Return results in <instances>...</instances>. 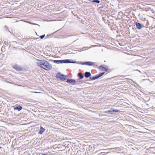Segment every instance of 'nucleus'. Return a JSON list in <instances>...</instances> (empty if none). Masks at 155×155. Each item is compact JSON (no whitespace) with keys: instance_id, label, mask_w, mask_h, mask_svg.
<instances>
[{"instance_id":"1","label":"nucleus","mask_w":155,"mask_h":155,"mask_svg":"<svg viewBox=\"0 0 155 155\" xmlns=\"http://www.w3.org/2000/svg\"><path fill=\"white\" fill-rule=\"evenodd\" d=\"M37 65L45 70L48 71L51 69L52 66L48 61L44 60H38Z\"/></svg>"},{"instance_id":"2","label":"nucleus","mask_w":155,"mask_h":155,"mask_svg":"<svg viewBox=\"0 0 155 155\" xmlns=\"http://www.w3.org/2000/svg\"><path fill=\"white\" fill-rule=\"evenodd\" d=\"M51 61L55 63L59 64H68L71 63V59H66L61 60H51Z\"/></svg>"},{"instance_id":"3","label":"nucleus","mask_w":155,"mask_h":155,"mask_svg":"<svg viewBox=\"0 0 155 155\" xmlns=\"http://www.w3.org/2000/svg\"><path fill=\"white\" fill-rule=\"evenodd\" d=\"M98 68L103 71H107L108 69V67L104 64H102L99 66Z\"/></svg>"},{"instance_id":"4","label":"nucleus","mask_w":155,"mask_h":155,"mask_svg":"<svg viewBox=\"0 0 155 155\" xmlns=\"http://www.w3.org/2000/svg\"><path fill=\"white\" fill-rule=\"evenodd\" d=\"M13 68L18 71H21L23 70V68L20 66L15 64L13 67Z\"/></svg>"},{"instance_id":"5","label":"nucleus","mask_w":155,"mask_h":155,"mask_svg":"<svg viewBox=\"0 0 155 155\" xmlns=\"http://www.w3.org/2000/svg\"><path fill=\"white\" fill-rule=\"evenodd\" d=\"M135 24L136 26V28L138 30H140L142 28L144 27L143 25L138 22H136Z\"/></svg>"},{"instance_id":"6","label":"nucleus","mask_w":155,"mask_h":155,"mask_svg":"<svg viewBox=\"0 0 155 155\" xmlns=\"http://www.w3.org/2000/svg\"><path fill=\"white\" fill-rule=\"evenodd\" d=\"M66 82L72 84H75L76 80L73 79H67Z\"/></svg>"},{"instance_id":"7","label":"nucleus","mask_w":155,"mask_h":155,"mask_svg":"<svg viewBox=\"0 0 155 155\" xmlns=\"http://www.w3.org/2000/svg\"><path fill=\"white\" fill-rule=\"evenodd\" d=\"M14 110H17L18 111H20L22 108V107L19 105L17 104L15 105L14 107Z\"/></svg>"},{"instance_id":"8","label":"nucleus","mask_w":155,"mask_h":155,"mask_svg":"<svg viewBox=\"0 0 155 155\" xmlns=\"http://www.w3.org/2000/svg\"><path fill=\"white\" fill-rule=\"evenodd\" d=\"M68 78V75H65L63 74L60 77H59V80L61 81H64L67 80Z\"/></svg>"},{"instance_id":"9","label":"nucleus","mask_w":155,"mask_h":155,"mask_svg":"<svg viewBox=\"0 0 155 155\" xmlns=\"http://www.w3.org/2000/svg\"><path fill=\"white\" fill-rule=\"evenodd\" d=\"M84 77L86 78H89L91 76V74L90 72L86 71L85 72L84 75Z\"/></svg>"},{"instance_id":"10","label":"nucleus","mask_w":155,"mask_h":155,"mask_svg":"<svg viewBox=\"0 0 155 155\" xmlns=\"http://www.w3.org/2000/svg\"><path fill=\"white\" fill-rule=\"evenodd\" d=\"M45 129L44 128L42 127L41 126L38 132V134H42L45 131Z\"/></svg>"},{"instance_id":"11","label":"nucleus","mask_w":155,"mask_h":155,"mask_svg":"<svg viewBox=\"0 0 155 155\" xmlns=\"http://www.w3.org/2000/svg\"><path fill=\"white\" fill-rule=\"evenodd\" d=\"M5 106V104L2 101H0V111L4 109Z\"/></svg>"},{"instance_id":"12","label":"nucleus","mask_w":155,"mask_h":155,"mask_svg":"<svg viewBox=\"0 0 155 155\" xmlns=\"http://www.w3.org/2000/svg\"><path fill=\"white\" fill-rule=\"evenodd\" d=\"M77 76L78 77V80H81L84 78V75H83L81 73L79 72Z\"/></svg>"},{"instance_id":"13","label":"nucleus","mask_w":155,"mask_h":155,"mask_svg":"<svg viewBox=\"0 0 155 155\" xmlns=\"http://www.w3.org/2000/svg\"><path fill=\"white\" fill-rule=\"evenodd\" d=\"M97 79H98V78L97 76V75L96 74L93 76L91 75V77H90V79L91 81H93Z\"/></svg>"},{"instance_id":"14","label":"nucleus","mask_w":155,"mask_h":155,"mask_svg":"<svg viewBox=\"0 0 155 155\" xmlns=\"http://www.w3.org/2000/svg\"><path fill=\"white\" fill-rule=\"evenodd\" d=\"M82 63L81 62L77 61H74V60L71 59V63H76L78 64H80L82 65Z\"/></svg>"},{"instance_id":"15","label":"nucleus","mask_w":155,"mask_h":155,"mask_svg":"<svg viewBox=\"0 0 155 155\" xmlns=\"http://www.w3.org/2000/svg\"><path fill=\"white\" fill-rule=\"evenodd\" d=\"M95 63H96L90 61H87V65L89 66H92Z\"/></svg>"},{"instance_id":"16","label":"nucleus","mask_w":155,"mask_h":155,"mask_svg":"<svg viewBox=\"0 0 155 155\" xmlns=\"http://www.w3.org/2000/svg\"><path fill=\"white\" fill-rule=\"evenodd\" d=\"M63 74L61 73L60 72H58L57 74L55 77L57 79H59V77H61L62 75Z\"/></svg>"},{"instance_id":"17","label":"nucleus","mask_w":155,"mask_h":155,"mask_svg":"<svg viewBox=\"0 0 155 155\" xmlns=\"http://www.w3.org/2000/svg\"><path fill=\"white\" fill-rule=\"evenodd\" d=\"M111 113L112 112H113V113H115V112H119L120 111V110H117V109H115L114 108H111Z\"/></svg>"},{"instance_id":"18","label":"nucleus","mask_w":155,"mask_h":155,"mask_svg":"<svg viewBox=\"0 0 155 155\" xmlns=\"http://www.w3.org/2000/svg\"><path fill=\"white\" fill-rule=\"evenodd\" d=\"M104 74V72H102L96 75H97V76L98 78H99L100 77L102 76Z\"/></svg>"},{"instance_id":"19","label":"nucleus","mask_w":155,"mask_h":155,"mask_svg":"<svg viewBox=\"0 0 155 155\" xmlns=\"http://www.w3.org/2000/svg\"><path fill=\"white\" fill-rule=\"evenodd\" d=\"M91 2L96 3H99L100 2V1L99 0H92L91 1Z\"/></svg>"},{"instance_id":"20","label":"nucleus","mask_w":155,"mask_h":155,"mask_svg":"<svg viewBox=\"0 0 155 155\" xmlns=\"http://www.w3.org/2000/svg\"><path fill=\"white\" fill-rule=\"evenodd\" d=\"M105 113H111V114H112V113H111V109L110 110H106L104 111V112Z\"/></svg>"},{"instance_id":"21","label":"nucleus","mask_w":155,"mask_h":155,"mask_svg":"<svg viewBox=\"0 0 155 155\" xmlns=\"http://www.w3.org/2000/svg\"><path fill=\"white\" fill-rule=\"evenodd\" d=\"M45 35L44 34V35H41L39 37L41 39H42L45 37Z\"/></svg>"},{"instance_id":"22","label":"nucleus","mask_w":155,"mask_h":155,"mask_svg":"<svg viewBox=\"0 0 155 155\" xmlns=\"http://www.w3.org/2000/svg\"><path fill=\"white\" fill-rule=\"evenodd\" d=\"M82 65H87V61H85V62H82Z\"/></svg>"},{"instance_id":"23","label":"nucleus","mask_w":155,"mask_h":155,"mask_svg":"<svg viewBox=\"0 0 155 155\" xmlns=\"http://www.w3.org/2000/svg\"><path fill=\"white\" fill-rule=\"evenodd\" d=\"M52 137V136H51V135H49L48 137V139H49L50 138H51Z\"/></svg>"},{"instance_id":"24","label":"nucleus","mask_w":155,"mask_h":155,"mask_svg":"<svg viewBox=\"0 0 155 155\" xmlns=\"http://www.w3.org/2000/svg\"><path fill=\"white\" fill-rule=\"evenodd\" d=\"M149 25V22L148 21H147L146 24V26H148Z\"/></svg>"},{"instance_id":"25","label":"nucleus","mask_w":155,"mask_h":155,"mask_svg":"<svg viewBox=\"0 0 155 155\" xmlns=\"http://www.w3.org/2000/svg\"><path fill=\"white\" fill-rule=\"evenodd\" d=\"M80 80H78V79L76 80V82H79V81H80Z\"/></svg>"},{"instance_id":"26","label":"nucleus","mask_w":155,"mask_h":155,"mask_svg":"<svg viewBox=\"0 0 155 155\" xmlns=\"http://www.w3.org/2000/svg\"><path fill=\"white\" fill-rule=\"evenodd\" d=\"M79 81V82L83 83L84 81H83L80 80V81Z\"/></svg>"},{"instance_id":"27","label":"nucleus","mask_w":155,"mask_h":155,"mask_svg":"<svg viewBox=\"0 0 155 155\" xmlns=\"http://www.w3.org/2000/svg\"><path fill=\"white\" fill-rule=\"evenodd\" d=\"M18 39L19 40H24L25 39L24 38H23V39L21 38H19Z\"/></svg>"},{"instance_id":"28","label":"nucleus","mask_w":155,"mask_h":155,"mask_svg":"<svg viewBox=\"0 0 155 155\" xmlns=\"http://www.w3.org/2000/svg\"><path fill=\"white\" fill-rule=\"evenodd\" d=\"M42 155H47V154L46 153H42L41 154Z\"/></svg>"},{"instance_id":"29","label":"nucleus","mask_w":155,"mask_h":155,"mask_svg":"<svg viewBox=\"0 0 155 155\" xmlns=\"http://www.w3.org/2000/svg\"><path fill=\"white\" fill-rule=\"evenodd\" d=\"M13 42H16V41H13Z\"/></svg>"},{"instance_id":"30","label":"nucleus","mask_w":155,"mask_h":155,"mask_svg":"<svg viewBox=\"0 0 155 155\" xmlns=\"http://www.w3.org/2000/svg\"><path fill=\"white\" fill-rule=\"evenodd\" d=\"M1 148H2V147H1V146H0V149H1Z\"/></svg>"},{"instance_id":"31","label":"nucleus","mask_w":155,"mask_h":155,"mask_svg":"<svg viewBox=\"0 0 155 155\" xmlns=\"http://www.w3.org/2000/svg\"><path fill=\"white\" fill-rule=\"evenodd\" d=\"M81 34H84V33H81Z\"/></svg>"}]
</instances>
